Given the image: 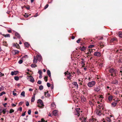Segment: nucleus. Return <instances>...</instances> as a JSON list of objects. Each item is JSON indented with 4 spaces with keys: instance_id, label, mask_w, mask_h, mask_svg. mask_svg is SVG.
<instances>
[{
    "instance_id": "obj_37",
    "label": "nucleus",
    "mask_w": 122,
    "mask_h": 122,
    "mask_svg": "<svg viewBox=\"0 0 122 122\" xmlns=\"http://www.w3.org/2000/svg\"><path fill=\"white\" fill-rule=\"evenodd\" d=\"M31 66L32 67H37V65L35 64H32Z\"/></svg>"
},
{
    "instance_id": "obj_61",
    "label": "nucleus",
    "mask_w": 122,
    "mask_h": 122,
    "mask_svg": "<svg viewBox=\"0 0 122 122\" xmlns=\"http://www.w3.org/2000/svg\"><path fill=\"white\" fill-rule=\"evenodd\" d=\"M25 8L27 10H29L30 9V7L29 6L25 7Z\"/></svg>"
},
{
    "instance_id": "obj_16",
    "label": "nucleus",
    "mask_w": 122,
    "mask_h": 122,
    "mask_svg": "<svg viewBox=\"0 0 122 122\" xmlns=\"http://www.w3.org/2000/svg\"><path fill=\"white\" fill-rule=\"evenodd\" d=\"M18 72L17 71H12L11 73V75L12 76L13 75H16L18 73Z\"/></svg>"
},
{
    "instance_id": "obj_62",
    "label": "nucleus",
    "mask_w": 122,
    "mask_h": 122,
    "mask_svg": "<svg viewBox=\"0 0 122 122\" xmlns=\"http://www.w3.org/2000/svg\"><path fill=\"white\" fill-rule=\"evenodd\" d=\"M22 108L20 107L19 108L18 110H19L20 111H22Z\"/></svg>"
},
{
    "instance_id": "obj_12",
    "label": "nucleus",
    "mask_w": 122,
    "mask_h": 122,
    "mask_svg": "<svg viewBox=\"0 0 122 122\" xmlns=\"http://www.w3.org/2000/svg\"><path fill=\"white\" fill-rule=\"evenodd\" d=\"M118 81L117 80L115 79L114 80H113L111 82V83L117 84H118Z\"/></svg>"
},
{
    "instance_id": "obj_15",
    "label": "nucleus",
    "mask_w": 122,
    "mask_h": 122,
    "mask_svg": "<svg viewBox=\"0 0 122 122\" xmlns=\"http://www.w3.org/2000/svg\"><path fill=\"white\" fill-rule=\"evenodd\" d=\"M98 100L101 101V102H102V99L103 98V97L102 95H99L98 96Z\"/></svg>"
},
{
    "instance_id": "obj_18",
    "label": "nucleus",
    "mask_w": 122,
    "mask_h": 122,
    "mask_svg": "<svg viewBox=\"0 0 122 122\" xmlns=\"http://www.w3.org/2000/svg\"><path fill=\"white\" fill-rule=\"evenodd\" d=\"M37 60H38L36 57L35 56L34 57L33 60L34 63H36L37 62Z\"/></svg>"
},
{
    "instance_id": "obj_33",
    "label": "nucleus",
    "mask_w": 122,
    "mask_h": 122,
    "mask_svg": "<svg viewBox=\"0 0 122 122\" xmlns=\"http://www.w3.org/2000/svg\"><path fill=\"white\" fill-rule=\"evenodd\" d=\"M24 45L25 46L28 47H29L30 45L28 42H25L24 43Z\"/></svg>"
},
{
    "instance_id": "obj_30",
    "label": "nucleus",
    "mask_w": 122,
    "mask_h": 122,
    "mask_svg": "<svg viewBox=\"0 0 122 122\" xmlns=\"http://www.w3.org/2000/svg\"><path fill=\"white\" fill-rule=\"evenodd\" d=\"M106 120L108 122H110L111 121L110 119L108 117H107L106 118Z\"/></svg>"
},
{
    "instance_id": "obj_39",
    "label": "nucleus",
    "mask_w": 122,
    "mask_h": 122,
    "mask_svg": "<svg viewBox=\"0 0 122 122\" xmlns=\"http://www.w3.org/2000/svg\"><path fill=\"white\" fill-rule=\"evenodd\" d=\"M14 79L16 81H18L19 79V78L18 76H15L14 77Z\"/></svg>"
},
{
    "instance_id": "obj_34",
    "label": "nucleus",
    "mask_w": 122,
    "mask_h": 122,
    "mask_svg": "<svg viewBox=\"0 0 122 122\" xmlns=\"http://www.w3.org/2000/svg\"><path fill=\"white\" fill-rule=\"evenodd\" d=\"M14 45L15 47L18 48H19L20 47L19 45L17 43H15L14 44Z\"/></svg>"
},
{
    "instance_id": "obj_23",
    "label": "nucleus",
    "mask_w": 122,
    "mask_h": 122,
    "mask_svg": "<svg viewBox=\"0 0 122 122\" xmlns=\"http://www.w3.org/2000/svg\"><path fill=\"white\" fill-rule=\"evenodd\" d=\"M15 35L19 39L20 38H21L19 34L18 33H15Z\"/></svg>"
},
{
    "instance_id": "obj_35",
    "label": "nucleus",
    "mask_w": 122,
    "mask_h": 122,
    "mask_svg": "<svg viewBox=\"0 0 122 122\" xmlns=\"http://www.w3.org/2000/svg\"><path fill=\"white\" fill-rule=\"evenodd\" d=\"M21 95L23 96V97H25V92L24 91H23L21 93Z\"/></svg>"
},
{
    "instance_id": "obj_17",
    "label": "nucleus",
    "mask_w": 122,
    "mask_h": 122,
    "mask_svg": "<svg viewBox=\"0 0 122 122\" xmlns=\"http://www.w3.org/2000/svg\"><path fill=\"white\" fill-rule=\"evenodd\" d=\"M53 114L54 116H57L58 115L57 111L55 110L53 111Z\"/></svg>"
},
{
    "instance_id": "obj_47",
    "label": "nucleus",
    "mask_w": 122,
    "mask_h": 122,
    "mask_svg": "<svg viewBox=\"0 0 122 122\" xmlns=\"http://www.w3.org/2000/svg\"><path fill=\"white\" fill-rule=\"evenodd\" d=\"M94 45H91L89 46L88 48L89 49L90 48L93 47H94Z\"/></svg>"
},
{
    "instance_id": "obj_4",
    "label": "nucleus",
    "mask_w": 122,
    "mask_h": 122,
    "mask_svg": "<svg viewBox=\"0 0 122 122\" xmlns=\"http://www.w3.org/2000/svg\"><path fill=\"white\" fill-rule=\"evenodd\" d=\"M95 112L97 115L100 116L101 115L102 113L101 110L99 109L98 108H96Z\"/></svg>"
},
{
    "instance_id": "obj_20",
    "label": "nucleus",
    "mask_w": 122,
    "mask_h": 122,
    "mask_svg": "<svg viewBox=\"0 0 122 122\" xmlns=\"http://www.w3.org/2000/svg\"><path fill=\"white\" fill-rule=\"evenodd\" d=\"M80 119L81 120L82 122H86V119L83 117L80 118Z\"/></svg>"
},
{
    "instance_id": "obj_56",
    "label": "nucleus",
    "mask_w": 122,
    "mask_h": 122,
    "mask_svg": "<svg viewBox=\"0 0 122 122\" xmlns=\"http://www.w3.org/2000/svg\"><path fill=\"white\" fill-rule=\"evenodd\" d=\"M47 85L48 87H50V83H47Z\"/></svg>"
},
{
    "instance_id": "obj_10",
    "label": "nucleus",
    "mask_w": 122,
    "mask_h": 122,
    "mask_svg": "<svg viewBox=\"0 0 122 122\" xmlns=\"http://www.w3.org/2000/svg\"><path fill=\"white\" fill-rule=\"evenodd\" d=\"M118 101V100H116L114 102H113L112 103V106L113 107H115L117 105V102Z\"/></svg>"
},
{
    "instance_id": "obj_49",
    "label": "nucleus",
    "mask_w": 122,
    "mask_h": 122,
    "mask_svg": "<svg viewBox=\"0 0 122 122\" xmlns=\"http://www.w3.org/2000/svg\"><path fill=\"white\" fill-rule=\"evenodd\" d=\"M24 16L26 17L27 18L29 16V15L28 14H25L24 15Z\"/></svg>"
},
{
    "instance_id": "obj_2",
    "label": "nucleus",
    "mask_w": 122,
    "mask_h": 122,
    "mask_svg": "<svg viewBox=\"0 0 122 122\" xmlns=\"http://www.w3.org/2000/svg\"><path fill=\"white\" fill-rule=\"evenodd\" d=\"M37 103H39V104H40V105H38L37 106L39 107H40L41 108H43V107L44 106L42 101L41 100H38L37 101Z\"/></svg>"
},
{
    "instance_id": "obj_51",
    "label": "nucleus",
    "mask_w": 122,
    "mask_h": 122,
    "mask_svg": "<svg viewBox=\"0 0 122 122\" xmlns=\"http://www.w3.org/2000/svg\"><path fill=\"white\" fill-rule=\"evenodd\" d=\"M80 41H81V39H78V40L76 41V42L77 43H80Z\"/></svg>"
},
{
    "instance_id": "obj_41",
    "label": "nucleus",
    "mask_w": 122,
    "mask_h": 122,
    "mask_svg": "<svg viewBox=\"0 0 122 122\" xmlns=\"http://www.w3.org/2000/svg\"><path fill=\"white\" fill-rule=\"evenodd\" d=\"M43 88V87L42 85H41L39 87V89L41 90H42Z\"/></svg>"
},
{
    "instance_id": "obj_57",
    "label": "nucleus",
    "mask_w": 122,
    "mask_h": 122,
    "mask_svg": "<svg viewBox=\"0 0 122 122\" xmlns=\"http://www.w3.org/2000/svg\"><path fill=\"white\" fill-rule=\"evenodd\" d=\"M31 113V111L30 110H29L28 111V114L29 115H30Z\"/></svg>"
},
{
    "instance_id": "obj_11",
    "label": "nucleus",
    "mask_w": 122,
    "mask_h": 122,
    "mask_svg": "<svg viewBox=\"0 0 122 122\" xmlns=\"http://www.w3.org/2000/svg\"><path fill=\"white\" fill-rule=\"evenodd\" d=\"M94 55L97 56H101V53L99 52H96L94 53Z\"/></svg>"
},
{
    "instance_id": "obj_60",
    "label": "nucleus",
    "mask_w": 122,
    "mask_h": 122,
    "mask_svg": "<svg viewBox=\"0 0 122 122\" xmlns=\"http://www.w3.org/2000/svg\"><path fill=\"white\" fill-rule=\"evenodd\" d=\"M30 77H32V76H27V79H29L30 78Z\"/></svg>"
},
{
    "instance_id": "obj_29",
    "label": "nucleus",
    "mask_w": 122,
    "mask_h": 122,
    "mask_svg": "<svg viewBox=\"0 0 122 122\" xmlns=\"http://www.w3.org/2000/svg\"><path fill=\"white\" fill-rule=\"evenodd\" d=\"M2 35L5 37H10V35L9 34H7L6 35L3 34Z\"/></svg>"
},
{
    "instance_id": "obj_1",
    "label": "nucleus",
    "mask_w": 122,
    "mask_h": 122,
    "mask_svg": "<svg viewBox=\"0 0 122 122\" xmlns=\"http://www.w3.org/2000/svg\"><path fill=\"white\" fill-rule=\"evenodd\" d=\"M109 71L111 73V75L112 76H114V75H116L117 72V70L112 68H111L110 69Z\"/></svg>"
},
{
    "instance_id": "obj_36",
    "label": "nucleus",
    "mask_w": 122,
    "mask_h": 122,
    "mask_svg": "<svg viewBox=\"0 0 122 122\" xmlns=\"http://www.w3.org/2000/svg\"><path fill=\"white\" fill-rule=\"evenodd\" d=\"M3 112L4 114H5V113L6 111V109L3 108L2 109Z\"/></svg>"
},
{
    "instance_id": "obj_45",
    "label": "nucleus",
    "mask_w": 122,
    "mask_h": 122,
    "mask_svg": "<svg viewBox=\"0 0 122 122\" xmlns=\"http://www.w3.org/2000/svg\"><path fill=\"white\" fill-rule=\"evenodd\" d=\"M14 110L13 109H10V111L9 113H12L14 112Z\"/></svg>"
},
{
    "instance_id": "obj_19",
    "label": "nucleus",
    "mask_w": 122,
    "mask_h": 122,
    "mask_svg": "<svg viewBox=\"0 0 122 122\" xmlns=\"http://www.w3.org/2000/svg\"><path fill=\"white\" fill-rule=\"evenodd\" d=\"M48 91H47L46 92H45V97H49L50 96V95L48 93Z\"/></svg>"
},
{
    "instance_id": "obj_21",
    "label": "nucleus",
    "mask_w": 122,
    "mask_h": 122,
    "mask_svg": "<svg viewBox=\"0 0 122 122\" xmlns=\"http://www.w3.org/2000/svg\"><path fill=\"white\" fill-rule=\"evenodd\" d=\"M28 57V56L27 55H25L22 57L21 59L23 60H25Z\"/></svg>"
},
{
    "instance_id": "obj_14",
    "label": "nucleus",
    "mask_w": 122,
    "mask_h": 122,
    "mask_svg": "<svg viewBox=\"0 0 122 122\" xmlns=\"http://www.w3.org/2000/svg\"><path fill=\"white\" fill-rule=\"evenodd\" d=\"M36 57L38 60L39 61H40L42 59V57L40 55H37L36 56Z\"/></svg>"
},
{
    "instance_id": "obj_53",
    "label": "nucleus",
    "mask_w": 122,
    "mask_h": 122,
    "mask_svg": "<svg viewBox=\"0 0 122 122\" xmlns=\"http://www.w3.org/2000/svg\"><path fill=\"white\" fill-rule=\"evenodd\" d=\"M41 81L39 80L38 81L37 83L39 84H40L41 83Z\"/></svg>"
},
{
    "instance_id": "obj_48",
    "label": "nucleus",
    "mask_w": 122,
    "mask_h": 122,
    "mask_svg": "<svg viewBox=\"0 0 122 122\" xmlns=\"http://www.w3.org/2000/svg\"><path fill=\"white\" fill-rule=\"evenodd\" d=\"M48 4H46L44 7V9H46L47 8H48Z\"/></svg>"
},
{
    "instance_id": "obj_3",
    "label": "nucleus",
    "mask_w": 122,
    "mask_h": 122,
    "mask_svg": "<svg viewBox=\"0 0 122 122\" xmlns=\"http://www.w3.org/2000/svg\"><path fill=\"white\" fill-rule=\"evenodd\" d=\"M76 113H75V115H77L78 117L80 116V115H81V113L82 112V111L81 110L80 108H77L76 109Z\"/></svg>"
},
{
    "instance_id": "obj_13",
    "label": "nucleus",
    "mask_w": 122,
    "mask_h": 122,
    "mask_svg": "<svg viewBox=\"0 0 122 122\" xmlns=\"http://www.w3.org/2000/svg\"><path fill=\"white\" fill-rule=\"evenodd\" d=\"M89 122H97V121L94 118H92L89 119Z\"/></svg>"
},
{
    "instance_id": "obj_54",
    "label": "nucleus",
    "mask_w": 122,
    "mask_h": 122,
    "mask_svg": "<svg viewBox=\"0 0 122 122\" xmlns=\"http://www.w3.org/2000/svg\"><path fill=\"white\" fill-rule=\"evenodd\" d=\"M15 54H17L19 52V51H15Z\"/></svg>"
},
{
    "instance_id": "obj_25",
    "label": "nucleus",
    "mask_w": 122,
    "mask_h": 122,
    "mask_svg": "<svg viewBox=\"0 0 122 122\" xmlns=\"http://www.w3.org/2000/svg\"><path fill=\"white\" fill-rule=\"evenodd\" d=\"M94 102V101L93 100H92L91 101H89V104L91 107H92L93 105Z\"/></svg>"
},
{
    "instance_id": "obj_63",
    "label": "nucleus",
    "mask_w": 122,
    "mask_h": 122,
    "mask_svg": "<svg viewBox=\"0 0 122 122\" xmlns=\"http://www.w3.org/2000/svg\"><path fill=\"white\" fill-rule=\"evenodd\" d=\"M26 112H25L24 113H23L22 114V116H24L25 115V113Z\"/></svg>"
},
{
    "instance_id": "obj_64",
    "label": "nucleus",
    "mask_w": 122,
    "mask_h": 122,
    "mask_svg": "<svg viewBox=\"0 0 122 122\" xmlns=\"http://www.w3.org/2000/svg\"><path fill=\"white\" fill-rule=\"evenodd\" d=\"M81 64L82 65H84V61H81Z\"/></svg>"
},
{
    "instance_id": "obj_50",
    "label": "nucleus",
    "mask_w": 122,
    "mask_h": 122,
    "mask_svg": "<svg viewBox=\"0 0 122 122\" xmlns=\"http://www.w3.org/2000/svg\"><path fill=\"white\" fill-rule=\"evenodd\" d=\"M4 76V74L1 73V72H0V77Z\"/></svg>"
},
{
    "instance_id": "obj_31",
    "label": "nucleus",
    "mask_w": 122,
    "mask_h": 122,
    "mask_svg": "<svg viewBox=\"0 0 122 122\" xmlns=\"http://www.w3.org/2000/svg\"><path fill=\"white\" fill-rule=\"evenodd\" d=\"M86 49V47L83 46L80 49V50L81 51H83L85 50Z\"/></svg>"
},
{
    "instance_id": "obj_52",
    "label": "nucleus",
    "mask_w": 122,
    "mask_h": 122,
    "mask_svg": "<svg viewBox=\"0 0 122 122\" xmlns=\"http://www.w3.org/2000/svg\"><path fill=\"white\" fill-rule=\"evenodd\" d=\"M38 73L39 75L42 74V72L41 70H39L38 71Z\"/></svg>"
},
{
    "instance_id": "obj_32",
    "label": "nucleus",
    "mask_w": 122,
    "mask_h": 122,
    "mask_svg": "<svg viewBox=\"0 0 122 122\" xmlns=\"http://www.w3.org/2000/svg\"><path fill=\"white\" fill-rule=\"evenodd\" d=\"M52 108L54 109L55 108L56 105L54 103H52L51 104Z\"/></svg>"
},
{
    "instance_id": "obj_22",
    "label": "nucleus",
    "mask_w": 122,
    "mask_h": 122,
    "mask_svg": "<svg viewBox=\"0 0 122 122\" xmlns=\"http://www.w3.org/2000/svg\"><path fill=\"white\" fill-rule=\"evenodd\" d=\"M113 96L112 95L109 96L108 97V100L109 101H111L112 100Z\"/></svg>"
},
{
    "instance_id": "obj_46",
    "label": "nucleus",
    "mask_w": 122,
    "mask_h": 122,
    "mask_svg": "<svg viewBox=\"0 0 122 122\" xmlns=\"http://www.w3.org/2000/svg\"><path fill=\"white\" fill-rule=\"evenodd\" d=\"M46 82H47L48 80L47 76H45L44 78Z\"/></svg>"
},
{
    "instance_id": "obj_55",
    "label": "nucleus",
    "mask_w": 122,
    "mask_h": 122,
    "mask_svg": "<svg viewBox=\"0 0 122 122\" xmlns=\"http://www.w3.org/2000/svg\"><path fill=\"white\" fill-rule=\"evenodd\" d=\"M26 105L27 106H28L29 105V103L28 102H27L26 103Z\"/></svg>"
},
{
    "instance_id": "obj_59",
    "label": "nucleus",
    "mask_w": 122,
    "mask_h": 122,
    "mask_svg": "<svg viewBox=\"0 0 122 122\" xmlns=\"http://www.w3.org/2000/svg\"><path fill=\"white\" fill-rule=\"evenodd\" d=\"M23 103V102H20L19 103V105H21Z\"/></svg>"
},
{
    "instance_id": "obj_26",
    "label": "nucleus",
    "mask_w": 122,
    "mask_h": 122,
    "mask_svg": "<svg viewBox=\"0 0 122 122\" xmlns=\"http://www.w3.org/2000/svg\"><path fill=\"white\" fill-rule=\"evenodd\" d=\"M47 73L49 76L51 78V73L50 71L49 70H48L47 71Z\"/></svg>"
},
{
    "instance_id": "obj_6",
    "label": "nucleus",
    "mask_w": 122,
    "mask_h": 122,
    "mask_svg": "<svg viewBox=\"0 0 122 122\" xmlns=\"http://www.w3.org/2000/svg\"><path fill=\"white\" fill-rule=\"evenodd\" d=\"M94 90L95 91L98 92L101 89L100 87L98 86H97L94 87Z\"/></svg>"
},
{
    "instance_id": "obj_28",
    "label": "nucleus",
    "mask_w": 122,
    "mask_h": 122,
    "mask_svg": "<svg viewBox=\"0 0 122 122\" xmlns=\"http://www.w3.org/2000/svg\"><path fill=\"white\" fill-rule=\"evenodd\" d=\"M35 95L33 96L31 99V102H33L35 100Z\"/></svg>"
},
{
    "instance_id": "obj_9",
    "label": "nucleus",
    "mask_w": 122,
    "mask_h": 122,
    "mask_svg": "<svg viewBox=\"0 0 122 122\" xmlns=\"http://www.w3.org/2000/svg\"><path fill=\"white\" fill-rule=\"evenodd\" d=\"M103 104L102 103H101L98 105V106L97 107V108H98V109L99 108V109L101 108L103 109Z\"/></svg>"
},
{
    "instance_id": "obj_27",
    "label": "nucleus",
    "mask_w": 122,
    "mask_h": 122,
    "mask_svg": "<svg viewBox=\"0 0 122 122\" xmlns=\"http://www.w3.org/2000/svg\"><path fill=\"white\" fill-rule=\"evenodd\" d=\"M31 77V78H30V82L33 83L35 81L34 79L32 76V77Z\"/></svg>"
},
{
    "instance_id": "obj_44",
    "label": "nucleus",
    "mask_w": 122,
    "mask_h": 122,
    "mask_svg": "<svg viewBox=\"0 0 122 122\" xmlns=\"http://www.w3.org/2000/svg\"><path fill=\"white\" fill-rule=\"evenodd\" d=\"M23 60L21 59V60H20L18 61V63L19 64H22L23 62V61L22 60Z\"/></svg>"
},
{
    "instance_id": "obj_58",
    "label": "nucleus",
    "mask_w": 122,
    "mask_h": 122,
    "mask_svg": "<svg viewBox=\"0 0 122 122\" xmlns=\"http://www.w3.org/2000/svg\"><path fill=\"white\" fill-rule=\"evenodd\" d=\"M13 95L15 96H16V93L14 91L13 92Z\"/></svg>"
},
{
    "instance_id": "obj_7",
    "label": "nucleus",
    "mask_w": 122,
    "mask_h": 122,
    "mask_svg": "<svg viewBox=\"0 0 122 122\" xmlns=\"http://www.w3.org/2000/svg\"><path fill=\"white\" fill-rule=\"evenodd\" d=\"M67 72H68L67 74V78L68 79H69L70 80H71V75L70 74V73L69 72H68V71Z\"/></svg>"
},
{
    "instance_id": "obj_24",
    "label": "nucleus",
    "mask_w": 122,
    "mask_h": 122,
    "mask_svg": "<svg viewBox=\"0 0 122 122\" xmlns=\"http://www.w3.org/2000/svg\"><path fill=\"white\" fill-rule=\"evenodd\" d=\"M81 100L82 102H84L86 101V99L84 97H81Z\"/></svg>"
},
{
    "instance_id": "obj_42",
    "label": "nucleus",
    "mask_w": 122,
    "mask_h": 122,
    "mask_svg": "<svg viewBox=\"0 0 122 122\" xmlns=\"http://www.w3.org/2000/svg\"><path fill=\"white\" fill-rule=\"evenodd\" d=\"M116 38H113L111 39V42H113L115 41L116 40Z\"/></svg>"
},
{
    "instance_id": "obj_8",
    "label": "nucleus",
    "mask_w": 122,
    "mask_h": 122,
    "mask_svg": "<svg viewBox=\"0 0 122 122\" xmlns=\"http://www.w3.org/2000/svg\"><path fill=\"white\" fill-rule=\"evenodd\" d=\"M73 86H74V87L76 88H78V85L77 84V83L76 82H73L72 83Z\"/></svg>"
},
{
    "instance_id": "obj_5",
    "label": "nucleus",
    "mask_w": 122,
    "mask_h": 122,
    "mask_svg": "<svg viewBox=\"0 0 122 122\" xmlns=\"http://www.w3.org/2000/svg\"><path fill=\"white\" fill-rule=\"evenodd\" d=\"M95 84V81H92L89 82L88 84V85L89 87H91L93 86Z\"/></svg>"
},
{
    "instance_id": "obj_38",
    "label": "nucleus",
    "mask_w": 122,
    "mask_h": 122,
    "mask_svg": "<svg viewBox=\"0 0 122 122\" xmlns=\"http://www.w3.org/2000/svg\"><path fill=\"white\" fill-rule=\"evenodd\" d=\"M119 37L122 38V32H119Z\"/></svg>"
},
{
    "instance_id": "obj_43",
    "label": "nucleus",
    "mask_w": 122,
    "mask_h": 122,
    "mask_svg": "<svg viewBox=\"0 0 122 122\" xmlns=\"http://www.w3.org/2000/svg\"><path fill=\"white\" fill-rule=\"evenodd\" d=\"M5 94L6 93L5 92H2L1 93H0V96H1Z\"/></svg>"
},
{
    "instance_id": "obj_40",
    "label": "nucleus",
    "mask_w": 122,
    "mask_h": 122,
    "mask_svg": "<svg viewBox=\"0 0 122 122\" xmlns=\"http://www.w3.org/2000/svg\"><path fill=\"white\" fill-rule=\"evenodd\" d=\"M87 50L88 51H89L90 53L91 54V53L92 52L93 50H92V49H91L90 48H89V49L88 48V49Z\"/></svg>"
}]
</instances>
